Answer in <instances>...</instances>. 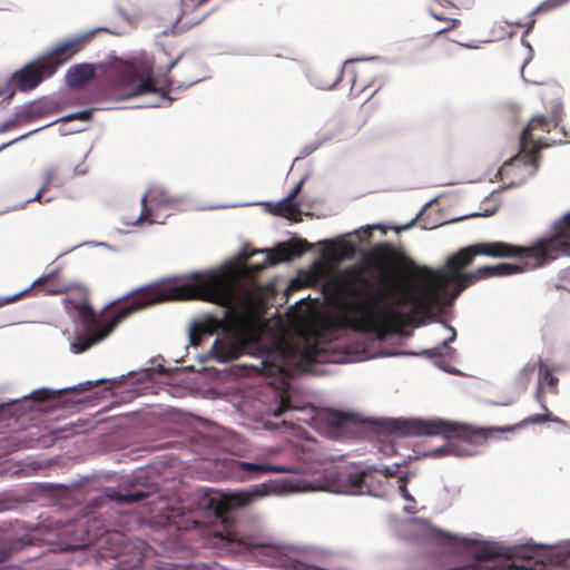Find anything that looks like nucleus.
I'll return each instance as SVG.
<instances>
[{
	"mask_svg": "<svg viewBox=\"0 0 570 570\" xmlns=\"http://www.w3.org/2000/svg\"><path fill=\"white\" fill-rule=\"evenodd\" d=\"M368 266L377 271L375 283L364 275V268L353 266L338 281L341 294L351 313L348 325L357 332L384 338L396 332L407 318L401 307L411 305L414 315H430L442 305V295L450 284L455 285L453 298L478 281L524 272L518 264L483 265L465 273L459 250L451 255L443 269L416 266L402 248L391 243L375 245L368 255Z\"/></svg>",
	"mask_w": 570,
	"mask_h": 570,
	"instance_id": "nucleus-1",
	"label": "nucleus"
},
{
	"mask_svg": "<svg viewBox=\"0 0 570 570\" xmlns=\"http://www.w3.org/2000/svg\"><path fill=\"white\" fill-rule=\"evenodd\" d=\"M71 294L65 298L67 308L77 312L86 334H79L71 343V351L82 353L94 344L106 338L115 327L132 313L153 304L165 301L200 299L226 308L225 316L236 312L238 306L245 307L252 302V293L244 289L238 282L226 273L193 274L190 282L176 286H157L145 289L132 301L119 309L104 326L89 304V293L83 286L71 285Z\"/></svg>",
	"mask_w": 570,
	"mask_h": 570,
	"instance_id": "nucleus-2",
	"label": "nucleus"
},
{
	"mask_svg": "<svg viewBox=\"0 0 570 570\" xmlns=\"http://www.w3.org/2000/svg\"><path fill=\"white\" fill-rule=\"evenodd\" d=\"M554 422L564 425L566 422L551 413L534 414L525 417L515 425L502 429L476 428L470 424L448 421L444 419H393L389 423L391 431L400 436H443L446 443L426 455L442 458L444 455L471 456L478 453V448L484 445L495 433L512 432L529 424Z\"/></svg>",
	"mask_w": 570,
	"mask_h": 570,
	"instance_id": "nucleus-3",
	"label": "nucleus"
},
{
	"mask_svg": "<svg viewBox=\"0 0 570 570\" xmlns=\"http://www.w3.org/2000/svg\"><path fill=\"white\" fill-rule=\"evenodd\" d=\"M476 256L517 258L525 268H538L561 256H570V212L552 225V234L530 246L501 240L480 242L459 249L462 265H471Z\"/></svg>",
	"mask_w": 570,
	"mask_h": 570,
	"instance_id": "nucleus-4",
	"label": "nucleus"
},
{
	"mask_svg": "<svg viewBox=\"0 0 570 570\" xmlns=\"http://www.w3.org/2000/svg\"><path fill=\"white\" fill-rule=\"evenodd\" d=\"M111 71L115 86L125 91L124 98L157 92L153 77L154 63L148 57L118 61L112 66Z\"/></svg>",
	"mask_w": 570,
	"mask_h": 570,
	"instance_id": "nucleus-5",
	"label": "nucleus"
},
{
	"mask_svg": "<svg viewBox=\"0 0 570 570\" xmlns=\"http://www.w3.org/2000/svg\"><path fill=\"white\" fill-rule=\"evenodd\" d=\"M561 110V104L557 105L551 118L546 116L533 117L527 127L522 130L520 136V154L518 158L527 165L537 167L539 160V145L533 138V130H541L549 132L551 127L557 126L559 120V112Z\"/></svg>",
	"mask_w": 570,
	"mask_h": 570,
	"instance_id": "nucleus-6",
	"label": "nucleus"
},
{
	"mask_svg": "<svg viewBox=\"0 0 570 570\" xmlns=\"http://www.w3.org/2000/svg\"><path fill=\"white\" fill-rule=\"evenodd\" d=\"M311 248V245L305 239H292L283 242L276 245L272 250H259L253 252L252 254H244V257L248 259L255 254L263 255V262L253 265L255 271H261L267 266H273L283 262H289L294 258L301 257L306 250Z\"/></svg>",
	"mask_w": 570,
	"mask_h": 570,
	"instance_id": "nucleus-7",
	"label": "nucleus"
},
{
	"mask_svg": "<svg viewBox=\"0 0 570 570\" xmlns=\"http://www.w3.org/2000/svg\"><path fill=\"white\" fill-rule=\"evenodd\" d=\"M48 67L43 57L27 63L11 76L13 88L23 92L35 89L45 79L55 75Z\"/></svg>",
	"mask_w": 570,
	"mask_h": 570,
	"instance_id": "nucleus-8",
	"label": "nucleus"
},
{
	"mask_svg": "<svg viewBox=\"0 0 570 570\" xmlns=\"http://www.w3.org/2000/svg\"><path fill=\"white\" fill-rule=\"evenodd\" d=\"M228 542H235L246 549L252 547L257 548L256 544L245 541L238 538L237 533L228 532L226 535ZM261 554L265 557L264 562L268 567L282 568L285 570H302L305 566L297 560L289 557L283 550L272 546H259Z\"/></svg>",
	"mask_w": 570,
	"mask_h": 570,
	"instance_id": "nucleus-9",
	"label": "nucleus"
},
{
	"mask_svg": "<svg viewBox=\"0 0 570 570\" xmlns=\"http://www.w3.org/2000/svg\"><path fill=\"white\" fill-rule=\"evenodd\" d=\"M196 512L185 509L181 505H168L164 513L160 515L163 525L170 532L173 529L177 531L176 539L183 541L187 531L198 527L199 522L195 518Z\"/></svg>",
	"mask_w": 570,
	"mask_h": 570,
	"instance_id": "nucleus-10",
	"label": "nucleus"
},
{
	"mask_svg": "<svg viewBox=\"0 0 570 570\" xmlns=\"http://www.w3.org/2000/svg\"><path fill=\"white\" fill-rule=\"evenodd\" d=\"M87 42L88 39L86 37H76L59 43L43 56V59L49 66L48 69L50 68L51 72L56 73L58 68L80 52Z\"/></svg>",
	"mask_w": 570,
	"mask_h": 570,
	"instance_id": "nucleus-11",
	"label": "nucleus"
},
{
	"mask_svg": "<svg viewBox=\"0 0 570 570\" xmlns=\"http://www.w3.org/2000/svg\"><path fill=\"white\" fill-rule=\"evenodd\" d=\"M274 358L275 355L268 353L264 357H257L253 363H244L243 367L271 377L277 375L291 376L292 370L285 364V356L277 355L278 361Z\"/></svg>",
	"mask_w": 570,
	"mask_h": 570,
	"instance_id": "nucleus-12",
	"label": "nucleus"
},
{
	"mask_svg": "<svg viewBox=\"0 0 570 570\" xmlns=\"http://www.w3.org/2000/svg\"><path fill=\"white\" fill-rule=\"evenodd\" d=\"M244 351L243 343L236 337H217L210 348L212 358L219 363L238 358Z\"/></svg>",
	"mask_w": 570,
	"mask_h": 570,
	"instance_id": "nucleus-13",
	"label": "nucleus"
},
{
	"mask_svg": "<svg viewBox=\"0 0 570 570\" xmlns=\"http://www.w3.org/2000/svg\"><path fill=\"white\" fill-rule=\"evenodd\" d=\"M219 330L226 332L227 323L212 315H206L202 320L195 322L189 330V342L194 346L202 344L205 336H210Z\"/></svg>",
	"mask_w": 570,
	"mask_h": 570,
	"instance_id": "nucleus-14",
	"label": "nucleus"
},
{
	"mask_svg": "<svg viewBox=\"0 0 570 570\" xmlns=\"http://www.w3.org/2000/svg\"><path fill=\"white\" fill-rule=\"evenodd\" d=\"M230 469L242 479H253L266 473H288L291 469L284 465H265L256 461L235 460L230 464Z\"/></svg>",
	"mask_w": 570,
	"mask_h": 570,
	"instance_id": "nucleus-15",
	"label": "nucleus"
},
{
	"mask_svg": "<svg viewBox=\"0 0 570 570\" xmlns=\"http://www.w3.org/2000/svg\"><path fill=\"white\" fill-rule=\"evenodd\" d=\"M96 67L91 63H78L71 66L66 73V82L72 89L83 87L88 81L94 79Z\"/></svg>",
	"mask_w": 570,
	"mask_h": 570,
	"instance_id": "nucleus-16",
	"label": "nucleus"
},
{
	"mask_svg": "<svg viewBox=\"0 0 570 570\" xmlns=\"http://www.w3.org/2000/svg\"><path fill=\"white\" fill-rule=\"evenodd\" d=\"M298 362L302 365H312L314 363L336 362L330 354L326 346L318 343L308 344L299 351Z\"/></svg>",
	"mask_w": 570,
	"mask_h": 570,
	"instance_id": "nucleus-17",
	"label": "nucleus"
},
{
	"mask_svg": "<svg viewBox=\"0 0 570 570\" xmlns=\"http://www.w3.org/2000/svg\"><path fill=\"white\" fill-rule=\"evenodd\" d=\"M32 287L40 288V291L46 295H58L69 292L71 284L59 281L57 274L51 273L35 282Z\"/></svg>",
	"mask_w": 570,
	"mask_h": 570,
	"instance_id": "nucleus-18",
	"label": "nucleus"
},
{
	"mask_svg": "<svg viewBox=\"0 0 570 570\" xmlns=\"http://www.w3.org/2000/svg\"><path fill=\"white\" fill-rule=\"evenodd\" d=\"M367 476L366 471H356L351 472L345 475L346 483L340 490L343 493L347 494H362L365 492L367 488L365 483V478Z\"/></svg>",
	"mask_w": 570,
	"mask_h": 570,
	"instance_id": "nucleus-19",
	"label": "nucleus"
},
{
	"mask_svg": "<svg viewBox=\"0 0 570 570\" xmlns=\"http://www.w3.org/2000/svg\"><path fill=\"white\" fill-rule=\"evenodd\" d=\"M570 0H544L543 2H541L538 7L534 8V10L530 13V20L529 22L527 23V30H525V35H528L531 29L533 28L534 23H535V19L533 18L534 14H538V13H542V12H548V11H551V10H554L563 4H566L567 2H569Z\"/></svg>",
	"mask_w": 570,
	"mask_h": 570,
	"instance_id": "nucleus-20",
	"label": "nucleus"
},
{
	"mask_svg": "<svg viewBox=\"0 0 570 570\" xmlns=\"http://www.w3.org/2000/svg\"><path fill=\"white\" fill-rule=\"evenodd\" d=\"M275 214L292 219L299 214V206L297 203L285 197L276 204Z\"/></svg>",
	"mask_w": 570,
	"mask_h": 570,
	"instance_id": "nucleus-21",
	"label": "nucleus"
},
{
	"mask_svg": "<svg viewBox=\"0 0 570 570\" xmlns=\"http://www.w3.org/2000/svg\"><path fill=\"white\" fill-rule=\"evenodd\" d=\"M354 420L355 416L353 414L333 411L328 414L327 422L333 428L341 429L347 425L348 423L353 422Z\"/></svg>",
	"mask_w": 570,
	"mask_h": 570,
	"instance_id": "nucleus-22",
	"label": "nucleus"
},
{
	"mask_svg": "<svg viewBox=\"0 0 570 570\" xmlns=\"http://www.w3.org/2000/svg\"><path fill=\"white\" fill-rule=\"evenodd\" d=\"M160 570H224L217 562L210 563H191V564H175L170 568H160Z\"/></svg>",
	"mask_w": 570,
	"mask_h": 570,
	"instance_id": "nucleus-23",
	"label": "nucleus"
},
{
	"mask_svg": "<svg viewBox=\"0 0 570 570\" xmlns=\"http://www.w3.org/2000/svg\"><path fill=\"white\" fill-rule=\"evenodd\" d=\"M262 495H264V493L258 492V491L236 493L230 498V505L246 507V505L250 504L255 498L262 497Z\"/></svg>",
	"mask_w": 570,
	"mask_h": 570,
	"instance_id": "nucleus-24",
	"label": "nucleus"
},
{
	"mask_svg": "<svg viewBox=\"0 0 570 570\" xmlns=\"http://www.w3.org/2000/svg\"><path fill=\"white\" fill-rule=\"evenodd\" d=\"M534 372H535V364H533V363L525 364L515 376L517 384L521 389H527Z\"/></svg>",
	"mask_w": 570,
	"mask_h": 570,
	"instance_id": "nucleus-25",
	"label": "nucleus"
},
{
	"mask_svg": "<svg viewBox=\"0 0 570 570\" xmlns=\"http://www.w3.org/2000/svg\"><path fill=\"white\" fill-rule=\"evenodd\" d=\"M278 453H279V449L274 448V446H267V448H263V449L258 450L254 454L253 459L257 463H263L265 465H273L268 461L271 459L275 458Z\"/></svg>",
	"mask_w": 570,
	"mask_h": 570,
	"instance_id": "nucleus-26",
	"label": "nucleus"
},
{
	"mask_svg": "<svg viewBox=\"0 0 570 570\" xmlns=\"http://www.w3.org/2000/svg\"><path fill=\"white\" fill-rule=\"evenodd\" d=\"M148 494L144 491H134L129 493H119L115 499L121 503H135L146 499Z\"/></svg>",
	"mask_w": 570,
	"mask_h": 570,
	"instance_id": "nucleus-27",
	"label": "nucleus"
},
{
	"mask_svg": "<svg viewBox=\"0 0 570 570\" xmlns=\"http://www.w3.org/2000/svg\"><path fill=\"white\" fill-rule=\"evenodd\" d=\"M538 365L540 372H542V383L549 386H556L559 380L553 375L552 371L543 363L542 360H539Z\"/></svg>",
	"mask_w": 570,
	"mask_h": 570,
	"instance_id": "nucleus-28",
	"label": "nucleus"
},
{
	"mask_svg": "<svg viewBox=\"0 0 570 570\" xmlns=\"http://www.w3.org/2000/svg\"><path fill=\"white\" fill-rule=\"evenodd\" d=\"M367 67L362 66L355 70L354 78H353V87H357L360 89H363L367 86Z\"/></svg>",
	"mask_w": 570,
	"mask_h": 570,
	"instance_id": "nucleus-29",
	"label": "nucleus"
},
{
	"mask_svg": "<svg viewBox=\"0 0 570 570\" xmlns=\"http://www.w3.org/2000/svg\"><path fill=\"white\" fill-rule=\"evenodd\" d=\"M94 111H95V109H87V110H81V111L72 112V114L66 116L65 120H67V121H71V120H82V121H86V120H89L92 117Z\"/></svg>",
	"mask_w": 570,
	"mask_h": 570,
	"instance_id": "nucleus-30",
	"label": "nucleus"
},
{
	"mask_svg": "<svg viewBox=\"0 0 570 570\" xmlns=\"http://www.w3.org/2000/svg\"><path fill=\"white\" fill-rule=\"evenodd\" d=\"M342 129H343V126L340 121H335V122L331 124V128L328 129V132H325L323 135L322 140L326 141V140H330V139L338 136L342 132Z\"/></svg>",
	"mask_w": 570,
	"mask_h": 570,
	"instance_id": "nucleus-31",
	"label": "nucleus"
},
{
	"mask_svg": "<svg viewBox=\"0 0 570 570\" xmlns=\"http://www.w3.org/2000/svg\"><path fill=\"white\" fill-rule=\"evenodd\" d=\"M57 173L53 168H47L42 174V185L41 187H46L49 189V187L52 185L53 180L56 179Z\"/></svg>",
	"mask_w": 570,
	"mask_h": 570,
	"instance_id": "nucleus-32",
	"label": "nucleus"
},
{
	"mask_svg": "<svg viewBox=\"0 0 570 570\" xmlns=\"http://www.w3.org/2000/svg\"><path fill=\"white\" fill-rule=\"evenodd\" d=\"M206 0H181L184 11L195 10L206 3Z\"/></svg>",
	"mask_w": 570,
	"mask_h": 570,
	"instance_id": "nucleus-33",
	"label": "nucleus"
},
{
	"mask_svg": "<svg viewBox=\"0 0 570 570\" xmlns=\"http://www.w3.org/2000/svg\"><path fill=\"white\" fill-rule=\"evenodd\" d=\"M448 328L451 331V336H450L449 338H446V340H444V341H443V343H442V347L446 348V351H448V354H449V355H453V354L455 353V350H454V348H452V347H449V346H448V344H449L450 342H453V341L456 338V332H455V330H454L452 326H450V325H448Z\"/></svg>",
	"mask_w": 570,
	"mask_h": 570,
	"instance_id": "nucleus-34",
	"label": "nucleus"
},
{
	"mask_svg": "<svg viewBox=\"0 0 570 570\" xmlns=\"http://www.w3.org/2000/svg\"><path fill=\"white\" fill-rule=\"evenodd\" d=\"M446 21L449 22V24H446V27H445V28H443V29H441V30L436 31V32H435V35H436V36H440V35H442V33L449 32V31H451V30H453V29L458 28V27L461 24L460 20H458V19H453V18H448V20H446Z\"/></svg>",
	"mask_w": 570,
	"mask_h": 570,
	"instance_id": "nucleus-35",
	"label": "nucleus"
},
{
	"mask_svg": "<svg viewBox=\"0 0 570 570\" xmlns=\"http://www.w3.org/2000/svg\"><path fill=\"white\" fill-rule=\"evenodd\" d=\"M47 190L48 189L46 187H40L39 190L36 193L35 197L30 199V202H38L41 204L49 203L52 198H50V197L43 198V195Z\"/></svg>",
	"mask_w": 570,
	"mask_h": 570,
	"instance_id": "nucleus-36",
	"label": "nucleus"
},
{
	"mask_svg": "<svg viewBox=\"0 0 570 570\" xmlns=\"http://www.w3.org/2000/svg\"><path fill=\"white\" fill-rule=\"evenodd\" d=\"M106 380H98L96 382L88 381L86 383H81L78 386L73 387V391H87L90 390L94 386H97L98 384L105 383Z\"/></svg>",
	"mask_w": 570,
	"mask_h": 570,
	"instance_id": "nucleus-37",
	"label": "nucleus"
},
{
	"mask_svg": "<svg viewBox=\"0 0 570 570\" xmlns=\"http://www.w3.org/2000/svg\"><path fill=\"white\" fill-rule=\"evenodd\" d=\"M304 184V179L299 180L296 186L291 190V193L286 196V198L295 202V198L298 196V194L302 190Z\"/></svg>",
	"mask_w": 570,
	"mask_h": 570,
	"instance_id": "nucleus-38",
	"label": "nucleus"
},
{
	"mask_svg": "<svg viewBox=\"0 0 570 570\" xmlns=\"http://www.w3.org/2000/svg\"><path fill=\"white\" fill-rule=\"evenodd\" d=\"M534 397H535L537 402L540 403V406L542 407V410L544 412H548V406L546 405V402H544V399H543V391H542L541 386L538 387Z\"/></svg>",
	"mask_w": 570,
	"mask_h": 570,
	"instance_id": "nucleus-39",
	"label": "nucleus"
},
{
	"mask_svg": "<svg viewBox=\"0 0 570 570\" xmlns=\"http://www.w3.org/2000/svg\"><path fill=\"white\" fill-rule=\"evenodd\" d=\"M142 206H144V209H142L141 215L139 216V220L145 222V220L149 219V210L146 207V196H144V198H142Z\"/></svg>",
	"mask_w": 570,
	"mask_h": 570,
	"instance_id": "nucleus-40",
	"label": "nucleus"
},
{
	"mask_svg": "<svg viewBox=\"0 0 570 570\" xmlns=\"http://www.w3.org/2000/svg\"><path fill=\"white\" fill-rule=\"evenodd\" d=\"M10 557V549L0 548V564L7 561Z\"/></svg>",
	"mask_w": 570,
	"mask_h": 570,
	"instance_id": "nucleus-41",
	"label": "nucleus"
},
{
	"mask_svg": "<svg viewBox=\"0 0 570 570\" xmlns=\"http://www.w3.org/2000/svg\"><path fill=\"white\" fill-rule=\"evenodd\" d=\"M324 254L332 256V257H336L337 253H336L335 245L333 243H328Z\"/></svg>",
	"mask_w": 570,
	"mask_h": 570,
	"instance_id": "nucleus-42",
	"label": "nucleus"
},
{
	"mask_svg": "<svg viewBox=\"0 0 570 570\" xmlns=\"http://www.w3.org/2000/svg\"><path fill=\"white\" fill-rule=\"evenodd\" d=\"M400 483H401V484H400V490H401V492H402L403 497H404L405 499H412V498L409 495V493H407L406 482H405V480H404L403 478H401V479H400Z\"/></svg>",
	"mask_w": 570,
	"mask_h": 570,
	"instance_id": "nucleus-43",
	"label": "nucleus"
},
{
	"mask_svg": "<svg viewBox=\"0 0 570 570\" xmlns=\"http://www.w3.org/2000/svg\"><path fill=\"white\" fill-rule=\"evenodd\" d=\"M430 13L436 20H441V21H446L448 20L446 17H444L442 14H439V13L434 12L433 10H430Z\"/></svg>",
	"mask_w": 570,
	"mask_h": 570,
	"instance_id": "nucleus-44",
	"label": "nucleus"
},
{
	"mask_svg": "<svg viewBox=\"0 0 570 570\" xmlns=\"http://www.w3.org/2000/svg\"><path fill=\"white\" fill-rule=\"evenodd\" d=\"M431 355H440L441 354V347H435L431 351H429Z\"/></svg>",
	"mask_w": 570,
	"mask_h": 570,
	"instance_id": "nucleus-45",
	"label": "nucleus"
},
{
	"mask_svg": "<svg viewBox=\"0 0 570 570\" xmlns=\"http://www.w3.org/2000/svg\"><path fill=\"white\" fill-rule=\"evenodd\" d=\"M179 58L175 59L170 65L168 66V70H170L178 61Z\"/></svg>",
	"mask_w": 570,
	"mask_h": 570,
	"instance_id": "nucleus-46",
	"label": "nucleus"
},
{
	"mask_svg": "<svg viewBox=\"0 0 570 570\" xmlns=\"http://www.w3.org/2000/svg\"><path fill=\"white\" fill-rule=\"evenodd\" d=\"M9 144H6V145H2V147H0V150L6 148Z\"/></svg>",
	"mask_w": 570,
	"mask_h": 570,
	"instance_id": "nucleus-47",
	"label": "nucleus"
},
{
	"mask_svg": "<svg viewBox=\"0 0 570 570\" xmlns=\"http://www.w3.org/2000/svg\"><path fill=\"white\" fill-rule=\"evenodd\" d=\"M386 474H387V475H392V472H391V471H389V470H386Z\"/></svg>",
	"mask_w": 570,
	"mask_h": 570,
	"instance_id": "nucleus-48",
	"label": "nucleus"
}]
</instances>
